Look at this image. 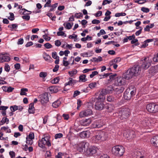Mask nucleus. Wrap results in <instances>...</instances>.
<instances>
[{"label": "nucleus", "instance_id": "obj_39", "mask_svg": "<svg viewBox=\"0 0 158 158\" xmlns=\"http://www.w3.org/2000/svg\"><path fill=\"white\" fill-rule=\"evenodd\" d=\"M10 16L8 18V19L10 21H13L15 19L14 15L13 13L10 12L9 13Z\"/></svg>", "mask_w": 158, "mask_h": 158}, {"label": "nucleus", "instance_id": "obj_15", "mask_svg": "<svg viewBox=\"0 0 158 158\" xmlns=\"http://www.w3.org/2000/svg\"><path fill=\"white\" fill-rule=\"evenodd\" d=\"M151 143L154 147L158 148V136L153 137L151 139Z\"/></svg>", "mask_w": 158, "mask_h": 158}, {"label": "nucleus", "instance_id": "obj_23", "mask_svg": "<svg viewBox=\"0 0 158 158\" xmlns=\"http://www.w3.org/2000/svg\"><path fill=\"white\" fill-rule=\"evenodd\" d=\"M69 81L65 84V86H67V85H72V84H75L77 81L76 80H73V78L70 77L69 78Z\"/></svg>", "mask_w": 158, "mask_h": 158}, {"label": "nucleus", "instance_id": "obj_58", "mask_svg": "<svg viewBox=\"0 0 158 158\" xmlns=\"http://www.w3.org/2000/svg\"><path fill=\"white\" fill-rule=\"evenodd\" d=\"M27 138L28 139H31L32 140L34 139V133H30L28 135V138H27Z\"/></svg>", "mask_w": 158, "mask_h": 158}, {"label": "nucleus", "instance_id": "obj_43", "mask_svg": "<svg viewBox=\"0 0 158 158\" xmlns=\"http://www.w3.org/2000/svg\"><path fill=\"white\" fill-rule=\"evenodd\" d=\"M63 25L65 26V27L68 29H70L72 27V25L70 23H66V25H65V24L64 23Z\"/></svg>", "mask_w": 158, "mask_h": 158}, {"label": "nucleus", "instance_id": "obj_11", "mask_svg": "<svg viewBox=\"0 0 158 158\" xmlns=\"http://www.w3.org/2000/svg\"><path fill=\"white\" fill-rule=\"evenodd\" d=\"M98 150L97 148L95 146L91 147L88 148L86 151V154L87 155L92 156L95 154Z\"/></svg>", "mask_w": 158, "mask_h": 158}, {"label": "nucleus", "instance_id": "obj_9", "mask_svg": "<svg viewBox=\"0 0 158 158\" xmlns=\"http://www.w3.org/2000/svg\"><path fill=\"white\" fill-rule=\"evenodd\" d=\"M150 65V63H142L141 65L136 64L134 65L132 69H148Z\"/></svg>", "mask_w": 158, "mask_h": 158}, {"label": "nucleus", "instance_id": "obj_64", "mask_svg": "<svg viewBox=\"0 0 158 158\" xmlns=\"http://www.w3.org/2000/svg\"><path fill=\"white\" fill-rule=\"evenodd\" d=\"M9 154L11 158H13L15 156V153L13 151H10L9 152Z\"/></svg>", "mask_w": 158, "mask_h": 158}, {"label": "nucleus", "instance_id": "obj_24", "mask_svg": "<svg viewBox=\"0 0 158 158\" xmlns=\"http://www.w3.org/2000/svg\"><path fill=\"white\" fill-rule=\"evenodd\" d=\"M93 140L94 142L96 143L98 142L99 141H101L99 134V133L98 135L93 136Z\"/></svg>", "mask_w": 158, "mask_h": 158}, {"label": "nucleus", "instance_id": "obj_25", "mask_svg": "<svg viewBox=\"0 0 158 158\" xmlns=\"http://www.w3.org/2000/svg\"><path fill=\"white\" fill-rule=\"evenodd\" d=\"M28 112L30 114H33L34 113V103H31L29 106Z\"/></svg>", "mask_w": 158, "mask_h": 158}, {"label": "nucleus", "instance_id": "obj_28", "mask_svg": "<svg viewBox=\"0 0 158 158\" xmlns=\"http://www.w3.org/2000/svg\"><path fill=\"white\" fill-rule=\"evenodd\" d=\"M124 89V88L123 87H119L115 88L114 90L117 94H119L122 93Z\"/></svg>", "mask_w": 158, "mask_h": 158}, {"label": "nucleus", "instance_id": "obj_12", "mask_svg": "<svg viewBox=\"0 0 158 158\" xmlns=\"http://www.w3.org/2000/svg\"><path fill=\"white\" fill-rule=\"evenodd\" d=\"M40 102L42 104L46 103L48 101V94L45 93L40 95Z\"/></svg>", "mask_w": 158, "mask_h": 158}, {"label": "nucleus", "instance_id": "obj_36", "mask_svg": "<svg viewBox=\"0 0 158 158\" xmlns=\"http://www.w3.org/2000/svg\"><path fill=\"white\" fill-rule=\"evenodd\" d=\"M58 3H56L54 4L51 5V6L50 7H51L49 11H52L54 10V9H55L58 6Z\"/></svg>", "mask_w": 158, "mask_h": 158}, {"label": "nucleus", "instance_id": "obj_7", "mask_svg": "<svg viewBox=\"0 0 158 158\" xmlns=\"http://www.w3.org/2000/svg\"><path fill=\"white\" fill-rule=\"evenodd\" d=\"M146 108L148 112L155 113L158 111V105L154 103H150L147 105Z\"/></svg>", "mask_w": 158, "mask_h": 158}, {"label": "nucleus", "instance_id": "obj_32", "mask_svg": "<svg viewBox=\"0 0 158 158\" xmlns=\"http://www.w3.org/2000/svg\"><path fill=\"white\" fill-rule=\"evenodd\" d=\"M68 73L70 77H73L77 73V71L76 70H72Z\"/></svg>", "mask_w": 158, "mask_h": 158}, {"label": "nucleus", "instance_id": "obj_17", "mask_svg": "<svg viewBox=\"0 0 158 158\" xmlns=\"http://www.w3.org/2000/svg\"><path fill=\"white\" fill-rule=\"evenodd\" d=\"M117 75L116 73L113 74L111 73H109L105 74L102 75V76L104 78L108 76H109L110 80H108L109 81H111L115 79V78L117 76Z\"/></svg>", "mask_w": 158, "mask_h": 158}, {"label": "nucleus", "instance_id": "obj_57", "mask_svg": "<svg viewBox=\"0 0 158 158\" xmlns=\"http://www.w3.org/2000/svg\"><path fill=\"white\" fill-rule=\"evenodd\" d=\"M98 73L97 71H94L92 72V74L90 75V78H93L95 75H97Z\"/></svg>", "mask_w": 158, "mask_h": 158}, {"label": "nucleus", "instance_id": "obj_22", "mask_svg": "<svg viewBox=\"0 0 158 158\" xmlns=\"http://www.w3.org/2000/svg\"><path fill=\"white\" fill-rule=\"evenodd\" d=\"M101 141H103L106 140L108 137V135L105 132H101L99 133Z\"/></svg>", "mask_w": 158, "mask_h": 158}, {"label": "nucleus", "instance_id": "obj_18", "mask_svg": "<svg viewBox=\"0 0 158 158\" xmlns=\"http://www.w3.org/2000/svg\"><path fill=\"white\" fill-rule=\"evenodd\" d=\"M92 120L90 118L85 119L80 121L81 124L84 126L89 125L91 122Z\"/></svg>", "mask_w": 158, "mask_h": 158}, {"label": "nucleus", "instance_id": "obj_46", "mask_svg": "<svg viewBox=\"0 0 158 158\" xmlns=\"http://www.w3.org/2000/svg\"><path fill=\"white\" fill-rule=\"evenodd\" d=\"M96 86L97 83L95 82L91 83L89 84V86L91 89H93L96 87Z\"/></svg>", "mask_w": 158, "mask_h": 158}, {"label": "nucleus", "instance_id": "obj_10", "mask_svg": "<svg viewBox=\"0 0 158 158\" xmlns=\"http://www.w3.org/2000/svg\"><path fill=\"white\" fill-rule=\"evenodd\" d=\"M125 79L124 77H117L115 81L114 84L116 85L121 86L126 84Z\"/></svg>", "mask_w": 158, "mask_h": 158}, {"label": "nucleus", "instance_id": "obj_49", "mask_svg": "<svg viewBox=\"0 0 158 158\" xmlns=\"http://www.w3.org/2000/svg\"><path fill=\"white\" fill-rule=\"evenodd\" d=\"M57 34L58 36H64V37H66V34L63 31H58Z\"/></svg>", "mask_w": 158, "mask_h": 158}, {"label": "nucleus", "instance_id": "obj_40", "mask_svg": "<svg viewBox=\"0 0 158 158\" xmlns=\"http://www.w3.org/2000/svg\"><path fill=\"white\" fill-rule=\"evenodd\" d=\"M47 2L46 4L44 5V7H50L51 6V3L52 0H46Z\"/></svg>", "mask_w": 158, "mask_h": 158}, {"label": "nucleus", "instance_id": "obj_41", "mask_svg": "<svg viewBox=\"0 0 158 158\" xmlns=\"http://www.w3.org/2000/svg\"><path fill=\"white\" fill-rule=\"evenodd\" d=\"M93 60L95 62H100L102 60V58L100 56H99L98 58L94 57L93 58Z\"/></svg>", "mask_w": 158, "mask_h": 158}, {"label": "nucleus", "instance_id": "obj_34", "mask_svg": "<svg viewBox=\"0 0 158 158\" xmlns=\"http://www.w3.org/2000/svg\"><path fill=\"white\" fill-rule=\"evenodd\" d=\"M7 54V53H2L1 54V55L4 56V58L5 60V62H8L10 60V58L8 56H5V54Z\"/></svg>", "mask_w": 158, "mask_h": 158}, {"label": "nucleus", "instance_id": "obj_4", "mask_svg": "<svg viewBox=\"0 0 158 158\" xmlns=\"http://www.w3.org/2000/svg\"><path fill=\"white\" fill-rule=\"evenodd\" d=\"M49 137L48 136L44 135V137L41 140L39 141V146L42 148H45V145L46 144L48 147L51 146V143L49 141Z\"/></svg>", "mask_w": 158, "mask_h": 158}, {"label": "nucleus", "instance_id": "obj_13", "mask_svg": "<svg viewBox=\"0 0 158 158\" xmlns=\"http://www.w3.org/2000/svg\"><path fill=\"white\" fill-rule=\"evenodd\" d=\"M92 114V111L90 109H88L81 111L79 114V116L80 118H83L90 116Z\"/></svg>", "mask_w": 158, "mask_h": 158}, {"label": "nucleus", "instance_id": "obj_3", "mask_svg": "<svg viewBox=\"0 0 158 158\" xmlns=\"http://www.w3.org/2000/svg\"><path fill=\"white\" fill-rule=\"evenodd\" d=\"M131 114L130 110L129 108L122 109L118 113V116L122 120H125L128 118Z\"/></svg>", "mask_w": 158, "mask_h": 158}, {"label": "nucleus", "instance_id": "obj_59", "mask_svg": "<svg viewBox=\"0 0 158 158\" xmlns=\"http://www.w3.org/2000/svg\"><path fill=\"white\" fill-rule=\"evenodd\" d=\"M153 60L155 62L158 61V53L155 55L153 59Z\"/></svg>", "mask_w": 158, "mask_h": 158}, {"label": "nucleus", "instance_id": "obj_8", "mask_svg": "<svg viewBox=\"0 0 158 158\" xmlns=\"http://www.w3.org/2000/svg\"><path fill=\"white\" fill-rule=\"evenodd\" d=\"M106 90L102 89L100 92L99 96L95 99L96 102H102L105 99V95L106 94Z\"/></svg>", "mask_w": 158, "mask_h": 158}, {"label": "nucleus", "instance_id": "obj_47", "mask_svg": "<svg viewBox=\"0 0 158 158\" xmlns=\"http://www.w3.org/2000/svg\"><path fill=\"white\" fill-rule=\"evenodd\" d=\"M126 15V14L125 13H117L115 14V16L116 17H119L120 16H124Z\"/></svg>", "mask_w": 158, "mask_h": 158}, {"label": "nucleus", "instance_id": "obj_60", "mask_svg": "<svg viewBox=\"0 0 158 158\" xmlns=\"http://www.w3.org/2000/svg\"><path fill=\"white\" fill-rule=\"evenodd\" d=\"M100 22L99 20L97 19H94L92 21V23L93 24H98Z\"/></svg>", "mask_w": 158, "mask_h": 158}, {"label": "nucleus", "instance_id": "obj_16", "mask_svg": "<svg viewBox=\"0 0 158 158\" xmlns=\"http://www.w3.org/2000/svg\"><path fill=\"white\" fill-rule=\"evenodd\" d=\"M104 107V104L102 102H95V108L98 110H102Z\"/></svg>", "mask_w": 158, "mask_h": 158}, {"label": "nucleus", "instance_id": "obj_6", "mask_svg": "<svg viewBox=\"0 0 158 158\" xmlns=\"http://www.w3.org/2000/svg\"><path fill=\"white\" fill-rule=\"evenodd\" d=\"M143 123L146 127L152 128L154 126L153 119L150 118H145L143 120Z\"/></svg>", "mask_w": 158, "mask_h": 158}, {"label": "nucleus", "instance_id": "obj_62", "mask_svg": "<svg viewBox=\"0 0 158 158\" xmlns=\"http://www.w3.org/2000/svg\"><path fill=\"white\" fill-rule=\"evenodd\" d=\"M23 19H25L26 20H29L30 19V16L29 15H23L22 16Z\"/></svg>", "mask_w": 158, "mask_h": 158}, {"label": "nucleus", "instance_id": "obj_61", "mask_svg": "<svg viewBox=\"0 0 158 158\" xmlns=\"http://www.w3.org/2000/svg\"><path fill=\"white\" fill-rule=\"evenodd\" d=\"M48 116L47 115L45 116L43 118V123L44 124H45L48 121Z\"/></svg>", "mask_w": 158, "mask_h": 158}, {"label": "nucleus", "instance_id": "obj_45", "mask_svg": "<svg viewBox=\"0 0 158 158\" xmlns=\"http://www.w3.org/2000/svg\"><path fill=\"white\" fill-rule=\"evenodd\" d=\"M52 58L54 59L59 58V57L57 55L56 52H54L52 53Z\"/></svg>", "mask_w": 158, "mask_h": 158}, {"label": "nucleus", "instance_id": "obj_20", "mask_svg": "<svg viewBox=\"0 0 158 158\" xmlns=\"http://www.w3.org/2000/svg\"><path fill=\"white\" fill-rule=\"evenodd\" d=\"M134 158H145V155L139 151H137L135 153Z\"/></svg>", "mask_w": 158, "mask_h": 158}, {"label": "nucleus", "instance_id": "obj_19", "mask_svg": "<svg viewBox=\"0 0 158 158\" xmlns=\"http://www.w3.org/2000/svg\"><path fill=\"white\" fill-rule=\"evenodd\" d=\"M90 134V132L89 131H84L80 133V136L82 138H87L89 136Z\"/></svg>", "mask_w": 158, "mask_h": 158}, {"label": "nucleus", "instance_id": "obj_29", "mask_svg": "<svg viewBox=\"0 0 158 158\" xmlns=\"http://www.w3.org/2000/svg\"><path fill=\"white\" fill-rule=\"evenodd\" d=\"M106 109L109 112H112L114 109V107L111 105H109L106 107Z\"/></svg>", "mask_w": 158, "mask_h": 158}, {"label": "nucleus", "instance_id": "obj_54", "mask_svg": "<svg viewBox=\"0 0 158 158\" xmlns=\"http://www.w3.org/2000/svg\"><path fill=\"white\" fill-rule=\"evenodd\" d=\"M139 28H140V29L135 33V35L137 36L141 34L142 30V28L141 27H139Z\"/></svg>", "mask_w": 158, "mask_h": 158}, {"label": "nucleus", "instance_id": "obj_44", "mask_svg": "<svg viewBox=\"0 0 158 158\" xmlns=\"http://www.w3.org/2000/svg\"><path fill=\"white\" fill-rule=\"evenodd\" d=\"M74 16L77 19L80 18L83 16V15L81 13H76L75 14Z\"/></svg>", "mask_w": 158, "mask_h": 158}, {"label": "nucleus", "instance_id": "obj_31", "mask_svg": "<svg viewBox=\"0 0 158 158\" xmlns=\"http://www.w3.org/2000/svg\"><path fill=\"white\" fill-rule=\"evenodd\" d=\"M60 101L57 100L54 102L52 104V106L53 107L56 108L60 106Z\"/></svg>", "mask_w": 158, "mask_h": 158}, {"label": "nucleus", "instance_id": "obj_52", "mask_svg": "<svg viewBox=\"0 0 158 158\" xmlns=\"http://www.w3.org/2000/svg\"><path fill=\"white\" fill-rule=\"evenodd\" d=\"M141 10L144 12L148 13L149 11L148 8L145 7H142L141 8Z\"/></svg>", "mask_w": 158, "mask_h": 158}, {"label": "nucleus", "instance_id": "obj_35", "mask_svg": "<svg viewBox=\"0 0 158 158\" xmlns=\"http://www.w3.org/2000/svg\"><path fill=\"white\" fill-rule=\"evenodd\" d=\"M9 119L6 118H3L2 120L0 122V125H2L5 123L7 122V123L9 122Z\"/></svg>", "mask_w": 158, "mask_h": 158}, {"label": "nucleus", "instance_id": "obj_42", "mask_svg": "<svg viewBox=\"0 0 158 158\" xmlns=\"http://www.w3.org/2000/svg\"><path fill=\"white\" fill-rule=\"evenodd\" d=\"M18 106L15 105L11 106L10 107V109L12 112H14L15 110H18Z\"/></svg>", "mask_w": 158, "mask_h": 158}, {"label": "nucleus", "instance_id": "obj_27", "mask_svg": "<svg viewBox=\"0 0 158 158\" xmlns=\"http://www.w3.org/2000/svg\"><path fill=\"white\" fill-rule=\"evenodd\" d=\"M86 75L85 74L81 75L79 77V82H84L87 81V79L85 78Z\"/></svg>", "mask_w": 158, "mask_h": 158}, {"label": "nucleus", "instance_id": "obj_55", "mask_svg": "<svg viewBox=\"0 0 158 158\" xmlns=\"http://www.w3.org/2000/svg\"><path fill=\"white\" fill-rule=\"evenodd\" d=\"M59 78L58 77H56L54 78L52 81V83H53L56 84L59 81Z\"/></svg>", "mask_w": 158, "mask_h": 158}, {"label": "nucleus", "instance_id": "obj_53", "mask_svg": "<svg viewBox=\"0 0 158 158\" xmlns=\"http://www.w3.org/2000/svg\"><path fill=\"white\" fill-rule=\"evenodd\" d=\"M63 136V134L62 133H58L56 134L55 136V139L60 138Z\"/></svg>", "mask_w": 158, "mask_h": 158}, {"label": "nucleus", "instance_id": "obj_50", "mask_svg": "<svg viewBox=\"0 0 158 158\" xmlns=\"http://www.w3.org/2000/svg\"><path fill=\"white\" fill-rule=\"evenodd\" d=\"M44 46L47 49L51 48L52 47V45L48 43L44 44Z\"/></svg>", "mask_w": 158, "mask_h": 158}, {"label": "nucleus", "instance_id": "obj_63", "mask_svg": "<svg viewBox=\"0 0 158 158\" xmlns=\"http://www.w3.org/2000/svg\"><path fill=\"white\" fill-rule=\"evenodd\" d=\"M61 42L58 40H56L55 42V45L57 47L61 45Z\"/></svg>", "mask_w": 158, "mask_h": 158}, {"label": "nucleus", "instance_id": "obj_21", "mask_svg": "<svg viewBox=\"0 0 158 158\" xmlns=\"http://www.w3.org/2000/svg\"><path fill=\"white\" fill-rule=\"evenodd\" d=\"M43 58L45 60L48 62H51L52 61V59L51 57L46 52H44L43 55Z\"/></svg>", "mask_w": 158, "mask_h": 158}, {"label": "nucleus", "instance_id": "obj_48", "mask_svg": "<svg viewBox=\"0 0 158 158\" xmlns=\"http://www.w3.org/2000/svg\"><path fill=\"white\" fill-rule=\"evenodd\" d=\"M26 143L27 144L31 145L33 143V141L31 139H28L27 138H26Z\"/></svg>", "mask_w": 158, "mask_h": 158}, {"label": "nucleus", "instance_id": "obj_37", "mask_svg": "<svg viewBox=\"0 0 158 158\" xmlns=\"http://www.w3.org/2000/svg\"><path fill=\"white\" fill-rule=\"evenodd\" d=\"M47 75V73L45 72H41L40 73L39 76L40 77L44 78Z\"/></svg>", "mask_w": 158, "mask_h": 158}, {"label": "nucleus", "instance_id": "obj_14", "mask_svg": "<svg viewBox=\"0 0 158 158\" xmlns=\"http://www.w3.org/2000/svg\"><path fill=\"white\" fill-rule=\"evenodd\" d=\"M125 136L128 140H131L135 137V132L133 131H129L126 134Z\"/></svg>", "mask_w": 158, "mask_h": 158}, {"label": "nucleus", "instance_id": "obj_56", "mask_svg": "<svg viewBox=\"0 0 158 158\" xmlns=\"http://www.w3.org/2000/svg\"><path fill=\"white\" fill-rule=\"evenodd\" d=\"M107 100L109 102H112L114 100V98L111 96H108L107 97Z\"/></svg>", "mask_w": 158, "mask_h": 158}, {"label": "nucleus", "instance_id": "obj_30", "mask_svg": "<svg viewBox=\"0 0 158 158\" xmlns=\"http://www.w3.org/2000/svg\"><path fill=\"white\" fill-rule=\"evenodd\" d=\"M154 26V23L151 24L149 25H147L145 28H144L145 31H150V28H152Z\"/></svg>", "mask_w": 158, "mask_h": 158}, {"label": "nucleus", "instance_id": "obj_26", "mask_svg": "<svg viewBox=\"0 0 158 158\" xmlns=\"http://www.w3.org/2000/svg\"><path fill=\"white\" fill-rule=\"evenodd\" d=\"M131 97L130 92L126 91L124 93V97L125 99L129 100L131 98Z\"/></svg>", "mask_w": 158, "mask_h": 158}, {"label": "nucleus", "instance_id": "obj_33", "mask_svg": "<svg viewBox=\"0 0 158 158\" xmlns=\"http://www.w3.org/2000/svg\"><path fill=\"white\" fill-rule=\"evenodd\" d=\"M28 91V90L27 88H22L21 90V92L20 93V94L21 95H27V93H26V92H27Z\"/></svg>", "mask_w": 158, "mask_h": 158}, {"label": "nucleus", "instance_id": "obj_51", "mask_svg": "<svg viewBox=\"0 0 158 158\" xmlns=\"http://www.w3.org/2000/svg\"><path fill=\"white\" fill-rule=\"evenodd\" d=\"M112 2V1L111 0H104L103 2L102 5H105L107 4H109L110 3Z\"/></svg>", "mask_w": 158, "mask_h": 158}, {"label": "nucleus", "instance_id": "obj_38", "mask_svg": "<svg viewBox=\"0 0 158 158\" xmlns=\"http://www.w3.org/2000/svg\"><path fill=\"white\" fill-rule=\"evenodd\" d=\"M8 27L10 28L11 30H12L13 29L17 28L18 27V25L16 24H12L8 26Z\"/></svg>", "mask_w": 158, "mask_h": 158}, {"label": "nucleus", "instance_id": "obj_2", "mask_svg": "<svg viewBox=\"0 0 158 158\" xmlns=\"http://www.w3.org/2000/svg\"><path fill=\"white\" fill-rule=\"evenodd\" d=\"M89 144L86 141H82L77 143V150L81 153L85 152L88 149Z\"/></svg>", "mask_w": 158, "mask_h": 158}, {"label": "nucleus", "instance_id": "obj_1", "mask_svg": "<svg viewBox=\"0 0 158 158\" xmlns=\"http://www.w3.org/2000/svg\"><path fill=\"white\" fill-rule=\"evenodd\" d=\"M140 70H127L123 74L124 78L128 80L134 76H137L140 73Z\"/></svg>", "mask_w": 158, "mask_h": 158}, {"label": "nucleus", "instance_id": "obj_5", "mask_svg": "<svg viewBox=\"0 0 158 158\" xmlns=\"http://www.w3.org/2000/svg\"><path fill=\"white\" fill-rule=\"evenodd\" d=\"M112 151L115 155L118 156H122L125 152L124 148L120 145H117L112 148Z\"/></svg>", "mask_w": 158, "mask_h": 158}]
</instances>
